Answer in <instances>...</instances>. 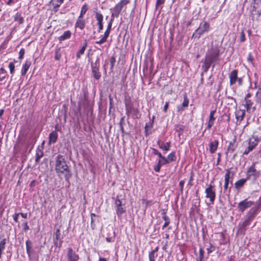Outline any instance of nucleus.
<instances>
[{
  "label": "nucleus",
  "instance_id": "f257e3e1",
  "mask_svg": "<svg viewBox=\"0 0 261 261\" xmlns=\"http://www.w3.org/2000/svg\"><path fill=\"white\" fill-rule=\"evenodd\" d=\"M55 170L57 173L65 174L66 179H68L70 176L69 167L65 158L61 154H58L56 157Z\"/></svg>",
  "mask_w": 261,
  "mask_h": 261
},
{
  "label": "nucleus",
  "instance_id": "f03ea898",
  "mask_svg": "<svg viewBox=\"0 0 261 261\" xmlns=\"http://www.w3.org/2000/svg\"><path fill=\"white\" fill-rule=\"evenodd\" d=\"M210 29V23L204 21L200 23L199 27L196 30L195 33L193 34V36H195L196 37L199 38L203 34L208 32Z\"/></svg>",
  "mask_w": 261,
  "mask_h": 261
},
{
  "label": "nucleus",
  "instance_id": "7ed1b4c3",
  "mask_svg": "<svg viewBox=\"0 0 261 261\" xmlns=\"http://www.w3.org/2000/svg\"><path fill=\"white\" fill-rule=\"evenodd\" d=\"M260 175V172L256 170L254 164H253L247 171L246 179L248 180L252 178L254 180H256Z\"/></svg>",
  "mask_w": 261,
  "mask_h": 261
},
{
  "label": "nucleus",
  "instance_id": "20e7f679",
  "mask_svg": "<svg viewBox=\"0 0 261 261\" xmlns=\"http://www.w3.org/2000/svg\"><path fill=\"white\" fill-rule=\"evenodd\" d=\"M129 3L128 0H121L115 7L111 10L115 12L116 14L120 15L122 10H125L127 5Z\"/></svg>",
  "mask_w": 261,
  "mask_h": 261
},
{
  "label": "nucleus",
  "instance_id": "39448f33",
  "mask_svg": "<svg viewBox=\"0 0 261 261\" xmlns=\"http://www.w3.org/2000/svg\"><path fill=\"white\" fill-rule=\"evenodd\" d=\"M205 193L206 198L210 199V201L213 203L216 198V192L214 186L210 184L205 189Z\"/></svg>",
  "mask_w": 261,
  "mask_h": 261
},
{
  "label": "nucleus",
  "instance_id": "423d86ee",
  "mask_svg": "<svg viewBox=\"0 0 261 261\" xmlns=\"http://www.w3.org/2000/svg\"><path fill=\"white\" fill-rule=\"evenodd\" d=\"M253 204V201L245 199L238 203V208L239 212H243L245 210L251 207Z\"/></svg>",
  "mask_w": 261,
  "mask_h": 261
},
{
  "label": "nucleus",
  "instance_id": "0eeeda50",
  "mask_svg": "<svg viewBox=\"0 0 261 261\" xmlns=\"http://www.w3.org/2000/svg\"><path fill=\"white\" fill-rule=\"evenodd\" d=\"M115 204L116 207V214L118 217H120L125 212V208L122 206V201L119 198L118 196L116 197Z\"/></svg>",
  "mask_w": 261,
  "mask_h": 261
},
{
  "label": "nucleus",
  "instance_id": "6e6552de",
  "mask_svg": "<svg viewBox=\"0 0 261 261\" xmlns=\"http://www.w3.org/2000/svg\"><path fill=\"white\" fill-rule=\"evenodd\" d=\"M53 241L54 245L56 247H61L63 241L61 238L60 230L58 228L56 230V231L54 233Z\"/></svg>",
  "mask_w": 261,
  "mask_h": 261
},
{
  "label": "nucleus",
  "instance_id": "1a4fd4ad",
  "mask_svg": "<svg viewBox=\"0 0 261 261\" xmlns=\"http://www.w3.org/2000/svg\"><path fill=\"white\" fill-rule=\"evenodd\" d=\"M67 261H78L79 255L71 248L67 249Z\"/></svg>",
  "mask_w": 261,
  "mask_h": 261
},
{
  "label": "nucleus",
  "instance_id": "9d476101",
  "mask_svg": "<svg viewBox=\"0 0 261 261\" xmlns=\"http://www.w3.org/2000/svg\"><path fill=\"white\" fill-rule=\"evenodd\" d=\"M245 103L244 105L245 108L246 109V111L248 113H252L255 111L256 110V107H257L254 105V102L251 99H247L245 100Z\"/></svg>",
  "mask_w": 261,
  "mask_h": 261
},
{
  "label": "nucleus",
  "instance_id": "9b49d317",
  "mask_svg": "<svg viewBox=\"0 0 261 261\" xmlns=\"http://www.w3.org/2000/svg\"><path fill=\"white\" fill-rule=\"evenodd\" d=\"M159 158L157 164L154 167V170L155 172H159L160 171L161 167L166 164H168V162L164 156L162 155Z\"/></svg>",
  "mask_w": 261,
  "mask_h": 261
},
{
  "label": "nucleus",
  "instance_id": "f8f14e48",
  "mask_svg": "<svg viewBox=\"0 0 261 261\" xmlns=\"http://www.w3.org/2000/svg\"><path fill=\"white\" fill-rule=\"evenodd\" d=\"M95 18L97 21V25L98 26V32H100L103 29V17L102 14L100 12H95Z\"/></svg>",
  "mask_w": 261,
  "mask_h": 261
},
{
  "label": "nucleus",
  "instance_id": "ddd939ff",
  "mask_svg": "<svg viewBox=\"0 0 261 261\" xmlns=\"http://www.w3.org/2000/svg\"><path fill=\"white\" fill-rule=\"evenodd\" d=\"M91 66L92 71L94 77L96 80H99L101 76L100 73L99 72V64H97L96 62H95L94 64L92 63Z\"/></svg>",
  "mask_w": 261,
  "mask_h": 261
},
{
  "label": "nucleus",
  "instance_id": "4468645a",
  "mask_svg": "<svg viewBox=\"0 0 261 261\" xmlns=\"http://www.w3.org/2000/svg\"><path fill=\"white\" fill-rule=\"evenodd\" d=\"M218 55L219 53L214 50L206 54L205 58L213 63L218 59Z\"/></svg>",
  "mask_w": 261,
  "mask_h": 261
},
{
  "label": "nucleus",
  "instance_id": "2eb2a0df",
  "mask_svg": "<svg viewBox=\"0 0 261 261\" xmlns=\"http://www.w3.org/2000/svg\"><path fill=\"white\" fill-rule=\"evenodd\" d=\"M215 112H216L215 110L212 111L210 112L208 120L207 122L206 123V129H211V127H212V126L214 125V122L215 120V118L214 117Z\"/></svg>",
  "mask_w": 261,
  "mask_h": 261
},
{
  "label": "nucleus",
  "instance_id": "dca6fc26",
  "mask_svg": "<svg viewBox=\"0 0 261 261\" xmlns=\"http://www.w3.org/2000/svg\"><path fill=\"white\" fill-rule=\"evenodd\" d=\"M230 85H232L236 83L238 80V71L233 70L229 74Z\"/></svg>",
  "mask_w": 261,
  "mask_h": 261
},
{
  "label": "nucleus",
  "instance_id": "f3484780",
  "mask_svg": "<svg viewBox=\"0 0 261 261\" xmlns=\"http://www.w3.org/2000/svg\"><path fill=\"white\" fill-rule=\"evenodd\" d=\"M157 144L159 148L164 151H165V152H167L170 149V142H169L164 143L161 140H158V141L157 142Z\"/></svg>",
  "mask_w": 261,
  "mask_h": 261
},
{
  "label": "nucleus",
  "instance_id": "a211bd4d",
  "mask_svg": "<svg viewBox=\"0 0 261 261\" xmlns=\"http://www.w3.org/2000/svg\"><path fill=\"white\" fill-rule=\"evenodd\" d=\"M259 142V139L256 136H252L249 140L248 145L252 147V148H254Z\"/></svg>",
  "mask_w": 261,
  "mask_h": 261
},
{
  "label": "nucleus",
  "instance_id": "6ab92c4d",
  "mask_svg": "<svg viewBox=\"0 0 261 261\" xmlns=\"http://www.w3.org/2000/svg\"><path fill=\"white\" fill-rule=\"evenodd\" d=\"M230 172L229 170H227L224 176V191L225 192L228 191L230 178Z\"/></svg>",
  "mask_w": 261,
  "mask_h": 261
},
{
  "label": "nucleus",
  "instance_id": "aec40b11",
  "mask_svg": "<svg viewBox=\"0 0 261 261\" xmlns=\"http://www.w3.org/2000/svg\"><path fill=\"white\" fill-rule=\"evenodd\" d=\"M236 118L237 121L241 122L244 118L245 115V111L244 110L238 109L237 110L236 112Z\"/></svg>",
  "mask_w": 261,
  "mask_h": 261
},
{
  "label": "nucleus",
  "instance_id": "412c9836",
  "mask_svg": "<svg viewBox=\"0 0 261 261\" xmlns=\"http://www.w3.org/2000/svg\"><path fill=\"white\" fill-rule=\"evenodd\" d=\"M219 142L217 140H214L210 143V152L211 153H214L216 152L218 148Z\"/></svg>",
  "mask_w": 261,
  "mask_h": 261
},
{
  "label": "nucleus",
  "instance_id": "4be33fe9",
  "mask_svg": "<svg viewBox=\"0 0 261 261\" xmlns=\"http://www.w3.org/2000/svg\"><path fill=\"white\" fill-rule=\"evenodd\" d=\"M31 65V62L28 60H26L24 64L22 65V69L21 70V75H25L29 70L30 66Z\"/></svg>",
  "mask_w": 261,
  "mask_h": 261
},
{
  "label": "nucleus",
  "instance_id": "5701e85b",
  "mask_svg": "<svg viewBox=\"0 0 261 261\" xmlns=\"http://www.w3.org/2000/svg\"><path fill=\"white\" fill-rule=\"evenodd\" d=\"M85 26V20L82 18L78 17L75 24V27L76 28H79L80 30H82L84 29Z\"/></svg>",
  "mask_w": 261,
  "mask_h": 261
},
{
  "label": "nucleus",
  "instance_id": "b1692460",
  "mask_svg": "<svg viewBox=\"0 0 261 261\" xmlns=\"http://www.w3.org/2000/svg\"><path fill=\"white\" fill-rule=\"evenodd\" d=\"M58 133L56 131H53L49 135V144L55 143L57 141L58 138Z\"/></svg>",
  "mask_w": 261,
  "mask_h": 261
},
{
  "label": "nucleus",
  "instance_id": "393cba45",
  "mask_svg": "<svg viewBox=\"0 0 261 261\" xmlns=\"http://www.w3.org/2000/svg\"><path fill=\"white\" fill-rule=\"evenodd\" d=\"M247 179L246 178H242L237 181L234 184L235 188L238 191L240 190L244 186L245 183L246 182Z\"/></svg>",
  "mask_w": 261,
  "mask_h": 261
},
{
  "label": "nucleus",
  "instance_id": "a878e982",
  "mask_svg": "<svg viewBox=\"0 0 261 261\" xmlns=\"http://www.w3.org/2000/svg\"><path fill=\"white\" fill-rule=\"evenodd\" d=\"M71 33L70 31L68 30L66 31H65L64 33L61 35L58 39L60 42H62L63 41H64L66 39H68L71 37Z\"/></svg>",
  "mask_w": 261,
  "mask_h": 261
},
{
  "label": "nucleus",
  "instance_id": "bb28decb",
  "mask_svg": "<svg viewBox=\"0 0 261 261\" xmlns=\"http://www.w3.org/2000/svg\"><path fill=\"white\" fill-rule=\"evenodd\" d=\"M255 101L256 106L258 108H261V90H258L255 93Z\"/></svg>",
  "mask_w": 261,
  "mask_h": 261
},
{
  "label": "nucleus",
  "instance_id": "cd10ccee",
  "mask_svg": "<svg viewBox=\"0 0 261 261\" xmlns=\"http://www.w3.org/2000/svg\"><path fill=\"white\" fill-rule=\"evenodd\" d=\"M234 142L235 140H234L233 142H229L227 149V151L226 152V155H228L229 154L230 155L234 152L236 148V147L234 146Z\"/></svg>",
  "mask_w": 261,
  "mask_h": 261
},
{
  "label": "nucleus",
  "instance_id": "c85d7f7f",
  "mask_svg": "<svg viewBox=\"0 0 261 261\" xmlns=\"http://www.w3.org/2000/svg\"><path fill=\"white\" fill-rule=\"evenodd\" d=\"M64 1V0H51L50 4L54 9H58L63 3Z\"/></svg>",
  "mask_w": 261,
  "mask_h": 261
},
{
  "label": "nucleus",
  "instance_id": "c756f323",
  "mask_svg": "<svg viewBox=\"0 0 261 261\" xmlns=\"http://www.w3.org/2000/svg\"><path fill=\"white\" fill-rule=\"evenodd\" d=\"M250 219L249 218L245 219L242 223H240V224H239L240 229L245 230L246 227L248 226L250 224Z\"/></svg>",
  "mask_w": 261,
  "mask_h": 261
},
{
  "label": "nucleus",
  "instance_id": "7c9ffc66",
  "mask_svg": "<svg viewBox=\"0 0 261 261\" xmlns=\"http://www.w3.org/2000/svg\"><path fill=\"white\" fill-rule=\"evenodd\" d=\"M212 62L208 61L206 59H204L203 64L202 66V68L203 69L204 72H207L209 69Z\"/></svg>",
  "mask_w": 261,
  "mask_h": 261
},
{
  "label": "nucleus",
  "instance_id": "2f4dec72",
  "mask_svg": "<svg viewBox=\"0 0 261 261\" xmlns=\"http://www.w3.org/2000/svg\"><path fill=\"white\" fill-rule=\"evenodd\" d=\"M166 160L168 162V164H169L170 162L174 161L176 160V156H175V152L173 151L169 153L168 155L167 156V158H166Z\"/></svg>",
  "mask_w": 261,
  "mask_h": 261
},
{
  "label": "nucleus",
  "instance_id": "473e14b6",
  "mask_svg": "<svg viewBox=\"0 0 261 261\" xmlns=\"http://www.w3.org/2000/svg\"><path fill=\"white\" fill-rule=\"evenodd\" d=\"M25 244H26V250H27V253L29 255V256H30L31 254L32 253V251L31 242L29 240H27L25 242Z\"/></svg>",
  "mask_w": 261,
  "mask_h": 261
},
{
  "label": "nucleus",
  "instance_id": "72a5a7b5",
  "mask_svg": "<svg viewBox=\"0 0 261 261\" xmlns=\"http://www.w3.org/2000/svg\"><path fill=\"white\" fill-rule=\"evenodd\" d=\"M6 244V239H3L0 242V258H1L3 252L5 249Z\"/></svg>",
  "mask_w": 261,
  "mask_h": 261
},
{
  "label": "nucleus",
  "instance_id": "f704fd0d",
  "mask_svg": "<svg viewBox=\"0 0 261 261\" xmlns=\"http://www.w3.org/2000/svg\"><path fill=\"white\" fill-rule=\"evenodd\" d=\"M14 20L20 24L23 22V18L21 16V14L18 12L15 14L14 16Z\"/></svg>",
  "mask_w": 261,
  "mask_h": 261
},
{
  "label": "nucleus",
  "instance_id": "c9c22d12",
  "mask_svg": "<svg viewBox=\"0 0 261 261\" xmlns=\"http://www.w3.org/2000/svg\"><path fill=\"white\" fill-rule=\"evenodd\" d=\"M87 45V43H85L84 44V45L82 46V47L80 49V50L77 53L76 57L77 58H80L81 57V55L84 54V53L86 50Z\"/></svg>",
  "mask_w": 261,
  "mask_h": 261
},
{
  "label": "nucleus",
  "instance_id": "e433bc0d",
  "mask_svg": "<svg viewBox=\"0 0 261 261\" xmlns=\"http://www.w3.org/2000/svg\"><path fill=\"white\" fill-rule=\"evenodd\" d=\"M7 74L6 70L3 68H0V82L4 81L6 79V76Z\"/></svg>",
  "mask_w": 261,
  "mask_h": 261
},
{
  "label": "nucleus",
  "instance_id": "4c0bfd02",
  "mask_svg": "<svg viewBox=\"0 0 261 261\" xmlns=\"http://www.w3.org/2000/svg\"><path fill=\"white\" fill-rule=\"evenodd\" d=\"M87 10H88L87 5L86 4H84L81 8L80 15H79V16L78 17L83 18V15L86 13Z\"/></svg>",
  "mask_w": 261,
  "mask_h": 261
},
{
  "label": "nucleus",
  "instance_id": "58836bf2",
  "mask_svg": "<svg viewBox=\"0 0 261 261\" xmlns=\"http://www.w3.org/2000/svg\"><path fill=\"white\" fill-rule=\"evenodd\" d=\"M126 111L127 114H132V112L133 111V110L135 109L133 107V106L132 104L127 105L125 106Z\"/></svg>",
  "mask_w": 261,
  "mask_h": 261
},
{
  "label": "nucleus",
  "instance_id": "ea45409f",
  "mask_svg": "<svg viewBox=\"0 0 261 261\" xmlns=\"http://www.w3.org/2000/svg\"><path fill=\"white\" fill-rule=\"evenodd\" d=\"M132 114H133V117L134 118H139L141 116L138 110L136 108L132 112Z\"/></svg>",
  "mask_w": 261,
  "mask_h": 261
},
{
  "label": "nucleus",
  "instance_id": "a19ab883",
  "mask_svg": "<svg viewBox=\"0 0 261 261\" xmlns=\"http://www.w3.org/2000/svg\"><path fill=\"white\" fill-rule=\"evenodd\" d=\"M110 11L111 13V19H110L109 22H111L112 23L114 21L115 17L118 18L119 15L118 14H116V13L111 9H110Z\"/></svg>",
  "mask_w": 261,
  "mask_h": 261
},
{
  "label": "nucleus",
  "instance_id": "79ce46f5",
  "mask_svg": "<svg viewBox=\"0 0 261 261\" xmlns=\"http://www.w3.org/2000/svg\"><path fill=\"white\" fill-rule=\"evenodd\" d=\"M15 65L14 62H10L9 64L10 72L11 74H13L15 72Z\"/></svg>",
  "mask_w": 261,
  "mask_h": 261
},
{
  "label": "nucleus",
  "instance_id": "37998d69",
  "mask_svg": "<svg viewBox=\"0 0 261 261\" xmlns=\"http://www.w3.org/2000/svg\"><path fill=\"white\" fill-rule=\"evenodd\" d=\"M42 156L43 152L41 151H37L36 153V162H38Z\"/></svg>",
  "mask_w": 261,
  "mask_h": 261
},
{
  "label": "nucleus",
  "instance_id": "c03bdc74",
  "mask_svg": "<svg viewBox=\"0 0 261 261\" xmlns=\"http://www.w3.org/2000/svg\"><path fill=\"white\" fill-rule=\"evenodd\" d=\"M157 256V254H154L150 252H149L148 257L149 261H155V258Z\"/></svg>",
  "mask_w": 261,
  "mask_h": 261
},
{
  "label": "nucleus",
  "instance_id": "a18cd8bd",
  "mask_svg": "<svg viewBox=\"0 0 261 261\" xmlns=\"http://www.w3.org/2000/svg\"><path fill=\"white\" fill-rule=\"evenodd\" d=\"M188 105H189V100H188L187 96L185 95L184 98V101H183L182 105L184 107H186L188 106Z\"/></svg>",
  "mask_w": 261,
  "mask_h": 261
},
{
  "label": "nucleus",
  "instance_id": "49530a36",
  "mask_svg": "<svg viewBox=\"0 0 261 261\" xmlns=\"http://www.w3.org/2000/svg\"><path fill=\"white\" fill-rule=\"evenodd\" d=\"M24 53H25L24 49V48L20 49V50H19V59L21 60L23 58Z\"/></svg>",
  "mask_w": 261,
  "mask_h": 261
},
{
  "label": "nucleus",
  "instance_id": "de8ad7c7",
  "mask_svg": "<svg viewBox=\"0 0 261 261\" xmlns=\"http://www.w3.org/2000/svg\"><path fill=\"white\" fill-rule=\"evenodd\" d=\"M253 149V148H252V147L250 146L249 145H248V146L247 147V148L245 150L243 154H245V155H247L248 154L250 151H251Z\"/></svg>",
  "mask_w": 261,
  "mask_h": 261
},
{
  "label": "nucleus",
  "instance_id": "09e8293b",
  "mask_svg": "<svg viewBox=\"0 0 261 261\" xmlns=\"http://www.w3.org/2000/svg\"><path fill=\"white\" fill-rule=\"evenodd\" d=\"M125 106L132 104L129 97H125L124 99Z\"/></svg>",
  "mask_w": 261,
  "mask_h": 261
},
{
  "label": "nucleus",
  "instance_id": "8fccbe9b",
  "mask_svg": "<svg viewBox=\"0 0 261 261\" xmlns=\"http://www.w3.org/2000/svg\"><path fill=\"white\" fill-rule=\"evenodd\" d=\"M214 250H215V247L212 244H210V247L207 248V253L208 254L213 252Z\"/></svg>",
  "mask_w": 261,
  "mask_h": 261
},
{
  "label": "nucleus",
  "instance_id": "3c124183",
  "mask_svg": "<svg viewBox=\"0 0 261 261\" xmlns=\"http://www.w3.org/2000/svg\"><path fill=\"white\" fill-rule=\"evenodd\" d=\"M61 57V55L58 51H56L55 53V59L56 60H59Z\"/></svg>",
  "mask_w": 261,
  "mask_h": 261
},
{
  "label": "nucleus",
  "instance_id": "603ef678",
  "mask_svg": "<svg viewBox=\"0 0 261 261\" xmlns=\"http://www.w3.org/2000/svg\"><path fill=\"white\" fill-rule=\"evenodd\" d=\"M152 153L154 154L157 155L159 157L162 155L161 152H160L158 150L154 148L152 149Z\"/></svg>",
  "mask_w": 261,
  "mask_h": 261
},
{
  "label": "nucleus",
  "instance_id": "864d4df0",
  "mask_svg": "<svg viewBox=\"0 0 261 261\" xmlns=\"http://www.w3.org/2000/svg\"><path fill=\"white\" fill-rule=\"evenodd\" d=\"M185 184V181L182 180L179 181V186L180 187V192L182 193L183 191L184 186Z\"/></svg>",
  "mask_w": 261,
  "mask_h": 261
},
{
  "label": "nucleus",
  "instance_id": "5fc2aeb1",
  "mask_svg": "<svg viewBox=\"0 0 261 261\" xmlns=\"http://www.w3.org/2000/svg\"><path fill=\"white\" fill-rule=\"evenodd\" d=\"M106 41L107 40L102 37L99 41H96L95 43L96 44H101L106 42Z\"/></svg>",
  "mask_w": 261,
  "mask_h": 261
},
{
  "label": "nucleus",
  "instance_id": "6e6d98bb",
  "mask_svg": "<svg viewBox=\"0 0 261 261\" xmlns=\"http://www.w3.org/2000/svg\"><path fill=\"white\" fill-rule=\"evenodd\" d=\"M164 2H165V0H157L156 4H155L156 8H158L161 5L163 4L164 3Z\"/></svg>",
  "mask_w": 261,
  "mask_h": 261
},
{
  "label": "nucleus",
  "instance_id": "4d7b16f0",
  "mask_svg": "<svg viewBox=\"0 0 261 261\" xmlns=\"http://www.w3.org/2000/svg\"><path fill=\"white\" fill-rule=\"evenodd\" d=\"M240 39L241 42H244L245 40V36L244 32H242Z\"/></svg>",
  "mask_w": 261,
  "mask_h": 261
},
{
  "label": "nucleus",
  "instance_id": "13d9d810",
  "mask_svg": "<svg viewBox=\"0 0 261 261\" xmlns=\"http://www.w3.org/2000/svg\"><path fill=\"white\" fill-rule=\"evenodd\" d=\"M110 33V32L109 31H106L105 33H104V35L103 36H102L104 38H105L106 40H107L109 36V34Z\"/></svg>",
  "mask_w": 261,
  "mask_h": 261
},
{
  "label": "nucleus",
  "instance_id": "bf43d9fd",
  "mask_svg": "<svg viewBox=\"0 0 261 261\" xmlns=\"http://www.w3.org/2000/svg\"><path fill=\"white\" fill-rule=\"evenodd\" d=\"M106 241L108 243L113 242H114L115 239L114 238H111V237H107L106 238Z\"/></svg>",
  "mask_w": 261,
  "mask_h": 261
},
{
  "label": "nucleus",
  "instance_id": "052dcab7",
  "mask_svg": "<svg viewBox=\"0 0 261 261\" xmlns=\"http://www.w3.org/2000/svg\"><path fill=\"white\" fill-rule=\"evenodd\" d=\"M169 101H167L165 103V105L164 106V109H163V111L164 112H167V110L168 109V108L169 107Z\"/></svg>",
  "mask_w": 261,
  "mask_h": 261
},
{
  "label": "nucleus",
  "instance_id": "680f3d73",
  "mask_svg": "<svg viewBox=\"0 0 261 261\" xmlns=\"http://www.w3.org/2000/svg\"><path fill=\"white\" fill-rule=\"evenodd\" d=\"M204 251L202 249L199 250V259H203Z\"/></svg>",
  "mask_w": 261,
  "mask_h": 261
},
{
  "label": "nucleus",
  "instance_id": "e2e57ef3",
  "mask_svg": "<svg viewBox=\"0 0 261 261\" xmlns=\"http://www.w3.org/2000/svg\"><path fill=\"white\" fill-rule=\"evenodd\" d=\"M112 25V23L109 22L106 30L111 32Z\"/></svg>",
  "mask_w": 261,
  "mask_h": 261
},
{
  "label": "nucleus",
  "instance_id": "0e129e2a",
  "mask_svg": "<svg viewBox=\"0 0 261 261\" xmlns=\"http://www.w3.org/2000/svg\"><path fill=\"white\" fill-rule=\"evenodd\" d=\"M19 215V214H16L13 216V219L16 222H18V217Z\"/></svg>",
  "mask_w": 261,
  "mask_h": 261
},
{
  "label": "nucleus",
  "instance_id": "69168bd1",
  "mask_svg": "<svg viewBox=\"0 0 261 261\" xmlns=\"http://www.w3.org/2000/svg\"><path fill=\"white\" fill-rule=\"evenodd\" d=\"M251 97V94L250 93H248L245 97L244 100H246L247 99H249Z\"/></svg>",
  "mask_w": 261,
  "mask_h": 261
},
{
  "label": "nucleus",
  "instance_id": "338daca9",
  "mask_svg": "<svg viewBox=\"0 0 261 261\" xmlns=\"http://www.w3.org/2000/svg\"><path fill=\"white\" fill-rule=\"evenodd\" d=\"M158 250H159V247L157 246L155 248V249L154 250L150 251V252H151L154 254H157L156 252L158 251Z\"/></svg>",
  "mask_w": 261,
  "mask_h": 261
},
{
  "label": "nucleus",
  "instance_id": "774afa93",
  "mask_svg": "<svg viewBox=\"0 0 261 261\" xmlns=\"http://www.w3.org/2000/svg\"><path fill=\"white\" fill-rule=\"evenodd\" d=\"M163 218L165 220V221H170L168 217L167 216L166 214L165 213H164Z\"/></svg>",
  "mask_w": 261,
  "mask_h": 261
}]
</instances>
